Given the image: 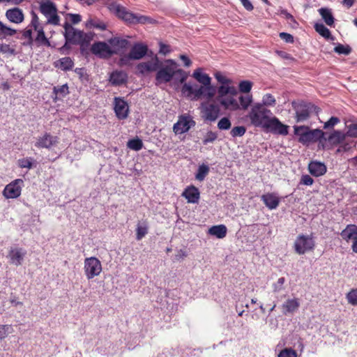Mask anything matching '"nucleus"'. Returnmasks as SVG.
Wrapping results in <instances>:
<instances>
[{
	"instance_id": "f257e3e1",
	"label": "nucleus",
	"mask_w": 357,
	"mask_h": 357,
	"mask_svg": "<svg viewBox=\"0 0 357 357\" xmlns=\"http://www.w3.org/2000/svg\"><path fill=\"white\" fill-rule=\"evenodd\" d=\"M248 117L252 126L261 128L266 132L286 136L289 134V126L284 124L276 116H266L261 112H249Z\"/></svg>"
},
{
	"instance_id": "f03ea898",
	"label": "nucleus",
	"mask_w": 357,
	"mask_h": 357,
	"mask_svg": "<svg viewBox=\"0 0 357 357\" xmlns=\"http://www.w3.org/2000/svg\"><path fill=\"white\" fill-rule=\"evenodd\" d=\"M109 12L117 18L122 20L128 26L136 24H154L157 21L146 15L135 13L116 1L108 2L106 4Z\"/></svg>"
},
{
	"instance_id": "7ed1b4c3",
	"label": "nucleus",
	"mask_w": 357,
	"mask_h": 357,
	"mask_svg": "<svg viewBox=\"0 0 357 357\" xmlns=\"http://www.w3.org/2000/svg\"><path fill=\"white\" fill-rule=\"evenodd\" d=\"M294 132L295 135L298 136V142L303 145L318 142L321 149L322 141H326V132L319 128L310 129L306 126H294Z\"/></svg>"
},
{
	"instance_id": "20e7f679",
	"label": "nucleus",
	"mask_w": 357,
	"mask_h": 357,
	"mask_svg": "<svg viewBox=\"0 0 357 357\" xmlns=\"http://www.w3.org/2000/svg\"><path fill=\"white\" fill-rule=\"evenodd\" d=\"M218 89L215 86L211 84V82L200 86L196 84L192 86L189 83H185L181 88V93L184 96L195 100L202 97L211 99L214 97Z\"/></svg>"
},
{
	"instance_id": "39448f33",
	"label": "nucleus",
	"mask_w": 357,
	"mask_h": 357,
	"mask_svg": "<svg viewBox=\"0 0 357 357\" xmlns=\"http://www.w3.org/2000/svg\"><path fill=\"white\" fill-rule=\"evenodd\" d=\"M291 105L295 110V119L297 123L307 120L310 117L311 113L314 112L316 114H318L320 111L318 106L304 100L300 102L293 101Z\"/></svg>"
},
{
	"instance_id": "423d86ee",
	"label": "nucleus",
	"mask_w": 357,
	"mask_h": 357,
	"mask_svg": "<svg viewBox=\"0 0 357 357\" xmlns=\"http://www.w3.org/2000/svg\"><path fill=\"white\" fill-rule=\"evenodd\" d=\"M177 63L174 59H167L165 66L155 74V84H166L170 82L176 77Z\"/></svg>"
},
{
	"instance_id": "0eeeda50",
	"label": "nucleus",
	"mask_w": 357,
	"mask_h": 357,
	"mask_svg": "<svg viewBox=\"0 0 357 357\" xmlns=\"http://www.w3.org/2000/svg\"><path fill=\"white\" fill-rule=\"evenodd\" d=\"M63 29L65 30L63 33L65 40H68L72 45H78L83 40L94 35L93 32L85 33L84 31L75 29L68 22L64 23Z\"/></svg>"
},
{
	"instance_id": "6e6552de",
	"label": "nucleus",
	"mask_w": 357,
	"mask_h": 357,
	"mask_svg": "<svg viewBox=\"0 0 357 357\" xmlns=\"http://www.w3.org/2000/svg\"><path fill=\"white\" fill-rule=\"evenodd\" d=\"M315 241L312 234H299L294 244V248L296 253L301 255L306 252L313 251L315 248Z\"/></svg>"
},
{
	"instance_id": "1a4fd4ad",
	"label": "nucleus",
	"mask_w": 357,
	"mask_h": 357,
	"mask_svg": "<svg viewBox=\"0 0 357 357\" xmlns=\"http://www.w3.org/2000/svg\"><path fill=\"white\" fill-rule=\"evenodd\" d=\"M39 10L47 18V23L53 25L59 24L60 17L57 14V8L54 2L50 0L41 1Z\"/></svg>"
},
{
	"instance_id": "9d476101",
	"label": "nucleus",
	"mask_w": 357,
	"mask_h": 357,
	"mask_svg": "<svg viewBox=\"0 0 357 357\" xmlns=\"http://www.w3.org/2000/svg\"><path fill=\"white\" fill-rule=\"evenodd\" d=\"M91 52L99 59H108L114 55L115 52L108 43L105 41L94 42L90 49Z\"/></svg>"
},
{
	"instance_id": "9b49d317",
	"label": "nucleus",
	"mask_w": 357,
	"mask_h": 357,
	"mask_svg": "<svg viewBox=\"0 0 357 357\" xmlns=\"http://www.w3.org/2000/svg\"><path fill=\"white\" fill-rule=\"evenodd\" d=\"M84 273L88 280L100 275L102 266L100 260L96 257L86 258L84 260Z\"/></svg>"
},
{
	"instance_id": "f8f14e48",
	"label": "nucleus",
	"mask_w": 357,
	"mask_h": 357,
	"mask_svg": "<svg viewBox=\"0 0 357 357\" xmlns=\"http://www.w3.org/2000/svg\"><path fill=\"white\" fill-rule=\"evenodd\" d=\"M195 125V121L190 116L181 115L177 122L173 126V131L176 135L183 134L188 132Z\"/></svg>"
},
{
	"instance_id": "ddd939ff",
	"label": "nucleus",
	"mask_w": 357,
	"mask_h": 357,
	"mask_svg": "<svg viewBox=\"0 0 357 357\" xmlns=\"http://www.w3.org/2000/svg\"><path fill=\"white\" fill-rule=\"evenodd\" d=\"M129 53L130 58H133L134 60H140L145 56H152L153 55V51L149 50V46L142 42L135 43L132 45Z\"/></svg>"
},
{
	"instance_id": "4468645a",
	"label": "nucleus",
	"mask_w": 357,
	"mask_h": 357,
	"mask_svg": "<svg viewBox=\"0 0 357 357\" xmlns=\"http://www.w3.org/2000/svg\"><path fill=\"white\" fill-rule=\"evenodd\" d=\"M24 186V181L17 178L8 184L3 190V195L6 199H16L19 197Z\"/></svg>"
},
{
	"instance_id": "2eb2a0df",
	"label": "nucleus",
	"mask_w": 357,
	"mask_h": 357,
	"mask_svg": "<svg viewBox=\"0 0 357 357\" xmlns=\"http://www.w3.org/2000/svg\"><path fill=\"white\" fill-rule=\"evenodd\" d=\"M347 136V134L339 130H333V131L326 137V141H322L321 149L323 150H328L333 147L341 144Z\"/></svg>"
},
{
	"instance_id": "dca6fc26",
	"label": "nucleus",
	"mask_w": 357,
	"mask_h": 357,
	"mask_svg": "<svg viewBox=\"0 0 357 357\" xmlns=\"http://www.w3.org/2000/svg\"><path fill=\"white\" fill-rule=\"evenodd\" d=\"M107 42L110 45L112 50L115 52L114 55L123 54L131 45L130 40L119 36L110 38Z\"/></svg>"
},
{
	"instance_id": "f3484780",
	"label": "nucleus",
	"mask_w": 357,
	"mask_h": 357,
	"mask_svg": "<svg viewBox=\"0 0 357 357\" xmlns=\"http://www.w3.org/2000/svg\"><path fill=\"white\" fill-rule=\"evenodd\" d=\"M201 112L202 117L204 121L213 122L220 116V109L218 105L213 103L202 105Z\"/></svg>"
},
{
	"instance_id": "a211bd4d",
	"label": "nucleus",
	"mask_w": 357,
	"mask_h": 357,
	"mask_svg": "<svg viewBox=\"0 0 357 357\" xmlns=\"http://www.w3.org/2000/svg\"><path fill=\"white\" fill-rule=\"evenodd\" d=\"M114 109L116 116L119 120H124L128 116L129 106L128 102L121 97H115Z\"/></svg>"
},
{
	"instance_id": "6ab92c4d",
	"label": "nucleus",
	"mask_w": 357,
	"mask_h": 357,
	"mask_svg": "<svg viewBox=\"0 0 357 357\" xmlns=\"http://www.w3.org/2000/svg\"><path fill=\"white\" fill-rule=\"evenodd\" d=\"M59 143V138L49 132H45L39 136L34 146L38 149H50L52 146H56Z\"/></svg>"
},
{
	"instance_id": "aec40b11",
	"label": "nucleus",
	"mask_w": 357,
	"mask_h": 357,
	"mask_svg": "<svg viewBox=\"0 0 357 357\" xmlns=\"http://www.w3.org/2000/svg\"><path fill=\"white\" fill-rule=\"evenodd\" d=\"M26 255V251L22 248H11L8 252V257L10 264L20 266L22 264Z\"/></svg>"
},
{
	"instance_id": "412c9836",
	"label": "nucleus",
	"mask_w": 357,
	"mask_h": 357,
	"mask_svg": "<svg viewBox=\"0 0 357 357\" xmlns=\"http://www.w3.org/2000/svg\"><path fill=\"white\" fill-rule=\"evenodd\" d=\"M307 169L310 174L315 177L324 175L327 172V167L324 162L318 160H312L309 162Z\"/></svg>"
},
{
	"instance_id": "4be33fe9",
	"label": "nucleus",
	"mask_w": 357,
	"mask_h": 357,
	"mask_svg": "<svg viewBox=\"0 0 357 357\" xmlns=\"http://www.w3.org/2000/svg\"><path fill=\"white\" fill-rule=\"evenodd\" d=\"M182 196L185 197L188 203L197 204L200 198V192L197 187L190 185L185 188Z\"/></svg>"
},
{
	"instance_id": "5701e85b",
	"label": "nucleus",
	"mask_w": 357,
	"mask_h": 357,
	"mask_svg": "<svg viewBox=\"0 0 357 357\" xmlns=\"http://www.w3.org/2000/svg\"><path fill=\"white\" fill-rule=\"evenodd\" d=\"M6 19L12 23L20 24L24 20V15L22 9L14 7L6 10L5 13Z\"/></svg>"
},
{
	"instance_id": "b1692460",
	"label": "nucleus",
	"mask_w": 357,
	"mask_h": 357,
	"mask_svg": "<svg viewBox=\"0 0 357 357\" xmlns=\"http://www.w3.org/2000/svg\"><path fill=\"white\" fill-rule=\"evenodd\" d=\"M261 200L270 210L275 209L280 204V198L274 192H267L261 196Z\"/></svg>"
},
{
	"instance_id": "393cba45",
	"label": "nucleus",
	"mask_w": 357,
	"mask_h": 357,
	"mask_svg": "<svg viewBox=\"0 0 357 357\" xmlns=\"http://www.w3.org/2000/svg\"><path fill=\"white\" fill-rule=\"evenodd\" d=\"M128 81V75L121 70L113 71L109 76V82L113 86H121Z\"/></svg>"
},
{
	"instance_id": "a878e982",
	"label": "nucleus",
	"mask_w": 357,
	"mask_h": 357,
	"mask_svg": "<svg viewBox=\"0 0 357 357\" xmlns=\"http://www.w3.org/2000/svg\"><path fill=\"white\" fill-rule=\"evenodd\" d=\"M300 306L297 298H289L282 305L284 314H292L296 312Z\"/></svg>"
},
{
	"instance_id": "bb28decb",
	"label": "nucleus",
	"mask_w": 357,
	"mask_h": 357,
	"mask_svg": "<svg viewBox=\"0 0 357 357\" xmlns=\"http://www.w3.org/2000/svg\"><path fill=\"white\" fill-rule=\"evenodd\" d=\"M74 65L75 63L73 60L69 56L61 58L54 63L55 68H59L66 72L71 70L73 68Z\"/></svg>"
},
{
	"instance_id": "cd10ccee",
	"label": "nucleus",
	"mask_w": 357,
	"mask_h": 357,
	"mask_svg": "<svg viewBox=\"0 0 357 357\" xmlns=\"http://www.w3.org/2000/svg\"><path fill=\"white\" fill-rule=\"evenodd\" d=\"M318 12L328 26H334L335 17L331 8L322 7L318 10Z\"/></svg>"
},
{
	"instance_id": "c85d7f7f",
	"label": "nucleus",
	"mask_w": 357,
	"mask_h": 357,
	"mask_svg": "<svg viewBox=\"0 0 357 357\" xmlns=\"http://www.w3.org/2000/svg\"><path fill=\"white\" fill-rule=\"evenodd\" d=\"M314 29L320 36H321L326 40H335V37L331 34V31L322 22L314 23Z\"/></svg>"
},
{
	"instance_id": "c756f323",
	"label": "nucleus",
	"mask_w": 357,
	"mask_h": 357,
	"mask_svg": "<svg viewBox=\"0 0 357 357\" xmlns=\"http://www.w3.org/2000/svg\"><path fill=\"white\" fill-rule=\"evenodd\" d=\"M227 232V229L225 225L211 226L208 231V234L209 235L215 236L218 238H223L225 237Z\"/></svg>"
},
{
	"instance_id": "7c9ffc66",
	"label": "nucleus",
	"mask_w": 357,
	"mask_h": 357,
	"mask_svg": "<svg viewBox=\"0 0 357 357\" xmlns=\"http://www.w3.org/2000/svg\"><path fill=\"white\" fill-rule=\"evenodd\" d=\"M220 105L226 109L236 111L240 109V105L237 100L233 97L218 99Z\"/></svg>"
},
{
	"instance_id": "2f4dec72",
	"label": "nucleus",
	"mask_w": 357,
	"mask_h": 357,
	"mask_svg": "<svg viewBox=\"0 0 357 357\" xmlns=\"http://www.w3.org/2000/svg\"><path fill=\"white\" fill-rule=\"evenodd\" d=\"M192 77L202 85H206L211 82V77L206 73L203 72L201 68H197L192 73Z\"/></svg>"
},
{
	"instance_id": "473e14b6",
	"label": "nucleus",
	"mask_w": 357,
	"mask_h": 357,
	"mask_svg": "<svg viewBox=\"0 0 357 357\" xmlns=\"http://www.w3.org/2000/svg\"><path fill=\"white\" fill-rule=\"evenodd\" d=\"M340 236L346 241L354 238L356 237V236H357V225L353 224L348 225L346 228L341 231Z\"/></svg>"
},
{
	"instance_id": "72a5a7b5",
	"label": "nucleus",
	"mask_w": 357,
	"mask_h": 357,
	"mask_svg": "<svg viewBox=\"0 0 357 357\" xmlns=\"http://www.w3.org/2000/svg\"><path fill=\"white\" fill-rule=\"evenodd\" d=\"M68 89L69 88L68 84H64L61 86H54L53 93L55 95L54 100H61L65 98L70 93Z\"/></svg>"
},
{
	"instance_id": "f704fd0d",
	"label": "nucleus",
	"mask_w": 357,
	"mask_h": 357,
	"mask_svg": "<svg viewBox=\"0 0 357 357\" xmlns=\"http://www.w3.org/2000/svg\"><path fill=\"white\" fill-rule=\"evenodd\" d=\"M35 31H37V35L35 38V41L38 44V45H43L45 46L50 47L51 44L49 39L45 36L43 28L40 27Z\"/></svg>"
},
{
	"instance_id": "c9c22d12",
	"label": "nucleus",
	"mask_w": 357,
	"mask_h": 357,
	"mask_svg": "<svg viewBox=\"0 0 357 357\" xmlns=\"http://www.w3.org/2000/svg\"><path fill=\"white\" fill-rule=\"evenodd\" d=\"M17 33V30L8 26L6 24L0 21V39L3 40L8 36H13Z\"/></svg>"
},
{
	"instance_id": "e433bc0d",
	"label": "nucleus",
	"mask_w": 357,
	"mask_h": 357,
	"mask_svg": "<svg viewBox=\"0 0 357 357\" xmlns=\"http://www.w3.org/2000/svg\"><path fill=\"white\" fill-rule=\"evenodd\" d=\"M210 171L209 166L207 164L202 163L199 165L195 173V178L199 181H202Z\"/></svg>"
},
{
	"instance_id": "4c0bfd02",
	"label": "nucleus",
	"mask_w": 357,
	"mask_h": 357,
	"mask_svg": "<svg viewBox=\"0 0 357 357\" xmlns=\"http://www.w3.org/2000/svg\"><path fill=\"white\" fill-rule=\"evenodd\" d=\"M17 164L20 168H27L29 169H31L36 167L37 162L33 158L26 157L19 159L17 160Z\"/></svg>"
},
{
	"instance_id": "58836bf2",
	"label": "nucleus",
	"mask_w": 357,
	"mask_h": 357,
	"mask_svg": "<svg viewBox=\"0 0 357 357\" xmlns=\"http://www.w3.org/2000/svg\"><path fill=\"white\" fill-rule=\"evenodd\" d=\"M334 52L340 55L347 56L352 52V48L349 45H343L337 43L333 49Z\"/></svg>"
},
{
	"instance_id": "ea45409f",
	"label": "nucleus",
	"mask_w": 357,
	"mask_h": 357,
	"mask_svg": "<svg viewBox=\"0 0 357 357\" xmlns=\"http://www.w3.org/2000/svg\"><path fill=\"white\" fill-rule=\"evenodd\" d=\"M94 35L91 36L89 38H87L86 40H83L78 45H79L80 54L85 57H87L89 55V47L91 40L93 39Z\"/></svg>"
},
{
	"instance_id": "a19ab883",
	"label": "nucleus",
	"mask_w": 357,
	"mask_h": 357,
	"mask_svg": "<svg viewBox=\"0 0 357 357\" xmlns=\"http://www.w3.org/2000/svg\"><path fill=\"white\" fill-rule=\"evenodd\" d=\"M143 142L142 140L136 137L135 138H132L128 140L127 142V146L133 151H138L143 148Z\"/></svg>"
},
{
	"instance_id": "79ce46f5",
	"label": "nucleus",
	"mask_w": 357,
	"mask_h": 357,
	"mask_svg": "<svg viewBox=\"0 0 357 357\" xmlns=\"http://www.w3.org/2000/svg\"><path fill=\"white\" fill-rule=\"evenodd\" d=\"M148 231L149 227L146 222L142 225L138 224L136 228V239L142 240L148 234Z\"/></svg>"
},
{
	"instance_id": "37998d69",
	"label": "nucleus",
	"mask_w": 357,
	"mask_h": 357,
	"mask_svg": "<svg viewBox=\"0 0 357 357\" xmlns=\"http://www.w3.org/2000/svg\"><path fill=\"white\" fill-rule=\"evenodd\" d=\"M238 100L240 102V109L242 108L243 109H247L249 106L252 102V95L251 94H247L245 96L241 95L238 97Z\"/></svg>"
},
{
	"instance_id": "c03bdc74",
	"label": "nucleus",
	"mask_w": 357,
	"mask_h": 357,
	"mask_svg": "<svg viewBox=\"0 0 357 357\" xmlns=\"http://www.w3.org/2000/svg\"><path fill=\"white\" fill-rule=\"evenodd\" d=\"M137 70L140 75H145L147 73L153 72L151 66V61L142 62L137 65Z\"/></svg>"
},
{
	"instance_id": "a18cd8bd",
	"label": "nucleus",
	"mask_w": 357,
	"mask_h": 357,
	"mask_svg": "<svg viewBox=\"0 0 357 357\" xmlns=\"http://www.w3.org/2000/svg\"><path fill=\"white\" fill-rule=\"evenodd\" d=\"M253 86L250 80H242L238 84V90L241 93L249 94Z\"/></svg>"
},
{
	"instance_id": "49530a36",
	"label": "nucleus",
	"mask_w": 357,
	"mask_h": 357,
	"mask_svg": "<svg viewBox=\"0 0 357 357\" xmlns=\"http://www.w3.org/2000/svg\"><path fill=\"white\" fill-rule=\"evenodd\" d=\"M218 138V134L215 132L208 130L206 132L205 136L202 139V144L207 145L210 143H213Z\"/></svg>"
},
{
	"instance_id": "de8ad7c7",
	"label": "nucleus",
	"mask_w": 357,
	"mask_h": 357,
	"mask_svg": "<svg viewBox=\"0 0 357 357\" xmlns=\"http://www.w3.org/2000/svg\"><path fill=\"white\" fill-rule=\"evenodd\" d=\"M217 126L220 130H228L231 127V122L228 117L225 116L220 119Z\"/></svg>"
},
{
	"instance_id": "09e8293b",
	"label": "nucleus",
	"mask_w": 357,
	"mask_h": 357,
	"mask_svg": "<svg viewBox=\"0 0 357 357\" xmlns=\"http://www.w3.org/2000/svg\"><path fill=\"white\" fill-rule=\"evenodd\" d=\"M246 132V128L243 126H238L234 127L231 131L230 135L232 136V137H242L245 135Z\"/></svg>"
},
{
	"instance_id": "8fccbe9b",
	"label": "nucleus",
	"mask_w": 357,
	"mask_h": 357,
	"mask_svg": "<svg viewBox=\"0 0 357 357\" xmlns=\"http://www.w3.org/2000/svg\"><path fill=\"white\" fill-rule=\"evenodd\" d=\"M175 72H176V77H174V79L176 80H178V82L181 84H184L185 83H186L185 81L188 78L187 73L181 68H176Z\"/></svg>"
},
{
	"instance_id": "3c124183",
	"label": "nucleus",
	"mask_w": 357,
	"mask_h": 357,
	"mask_svg": "<svg viewBox=\"0 0 357 357\" xmlns=\"http://www.w3.org/2000/svg\"><path fill=\"white\" fill-rule=\"evenodd\" d=\"M74 71L79 75V78L82 82H89V76L84 68H76Z\"/></svg>"
},
{
	"instance_id": "603ef678",
	"label": "nucleus",
	"mask_w": 357,
	"mask_h": 357,
	"mask_svg": "<svg viewBox=\"0 0 357 357\" xmlns=\"http://www.w3.org/2000/svg\"><path fill=\"white\" fill-rule=\"evenodd\" d=\"M286 282L284 277L278 278L276 282L273 284V291L274 293H278L284 289V284Z\"/></svg>"
},
{
	"instance_id": "864d4df0",
	"label": "nucleus",
	"mask_w": 357,
	"mask_h": 357,
	"mask_svg": "<svg viewBox=\"0 0 357 357\" xmlns=\"http://www.w3.org/2000/svg\"><path fill=\"white\" fill-rule=\"evenodd\" d=\"M262 102L264 106L273 107L275 105L276 100L275 97L271 93H266L263 96Z\"/></svg>"
},
{
	"instance_id": "5fc2aeb1",
	"label": "nucleus",
	"mask_w": 357,
	"mask_h": 357,
	"mask_svg": "<svg viewBox=\"0 0 357 357\" xmlns=\"http://www.w3.org/2000/svg\"><path fill=\"white\" fill-rule=\"evenodd\" d=\"M151 66L152 67L153 71H158L162 67L165 66V64L159 59L158 56L155 54L152 58V61H151Z\"/></svg>"
},
{
	"instance_id": "6e6d98bb",
	"label": "nucleus",
	"mask_w": 357,
	"mask_h": 357,
	"mask_svg": "<svg viewBox=\"0 0 357 357\" xmlns=\"http://www.w3.org/2000/svg\"><path fill=\"white\" fill-rule=\"evenodd\" d=\"M32 33L33 32L31 29H26L22 31V37L28 40L26 43H23L24 45H32L33 42Z\"/></svg>"
},
{
	"instance_id": "4d7b16f0",
	"label": "nucleus",
	"mask_w": 357,
	"mask_h": 357,
	"mask_svg": "<svg viewBox=\"0 0 357 357\" xmlns=\"http://www.w3.org/2000/svg\"><path fill=\"white\" fill-rule=\"evenodd\" d=\"M347 298L350 304L357 305V289H351L347 294Z\"/></svg>"
},
{
	"instance_id": "13d9d810",
	"label": "nucleus",
	"mask_w": 357,
	"mask_h": 357,
	"mask_svg": "<svg viewBox=\"0 0 357 357\" xmlns=\"http://www.w3.org/2000/svg\"><path fill=\"white\" fill-rule=\"evenodd\" d=\"M278 357H297V353L291 348H285L280 351Z\"/></svg>"
},
{
	"instance_id": "bf43d9fd",
	"label": "nucleus",
	"mask_w": 357,
	"mask_h": 357,
	"mask_svg": "<svg viewBox=\"0 0 357 357\" xmlns=\"http://www.w3.org/2000/svg\"><path fill=\"white\" fill-rule=\"evenodd\" d=\"M214 76L217 81L222 84L221 85L230 84L232 82L231 79L226 77L220 72H216Z\"/></svg>"
},
{
	"instance_id": "052dcab7",
	"label": "nucleus",
	"mask_w": 357,
	"mask_h": 357,
	"mask_svg": "<svg viewBox=\"0 0 357 357\" xmlns=\"http://www.w3.org/2000/svg\"><path fill=\"white\" fill-rule=\"evenodd\" d=\"M119 56H120V59L119 61V65L120 66H128L130 63V61L134 60L133 58H130L129 52L128 54H126V52H125L123 54L119 55Z\"/></svg>"
},
{
	"instance_id": "680f3d73",
	"label": "nucleus",
	"mask_w": 357,
	"mask_h": 357,
	"mask_svg": "<svg viewBox=\"0 0 357 357\" xmlns=\"http://www.w3.org/2000/svg\"><path fill=\"white\" fill-rule=\"evenodd\" d=\"M340 120L337 116H331L326 122L324 123V128L328 129L333 128L336 124L340 123Z\"/></svg>"
},
{
	"instance_id": "e2e57ef3",
	"label": "nucleus",
	"mask_w": 357,
	"mask_h": 357,
	"mask_svg": "<svg viewBox=\"0 0 357 357\" xmlns=\"http://www.w3.org/2000/svg\"><path fill=\"white\" fill-rule=\"evenodd\" d=\"M314 179L308 174H303L301 176L299 184L306 186H310L314 183Z\"/></svg>"
},
{
	"instance_id": "0e129e2a",
	"label": "nucleus",
	"mask_w": 357,
	"mask_h": 357,
	"mask_svg": "<svg viewBox=\"0 0 357 357\" xmlns=\"http://www.w3.org/2000/svg\"><path fill=\"white\" fill-rule=\"evenodd\" d=\"M346 134L348 137H357V123L350 124Z\"/></svg>"
},
{
	"instance_id": "69168bd1",
	"label": "nucleus",
	"mask_w": 357,
	"mask_h": 357,
	"mask_svg": "<svg viewBox=\"0 0 357 357\" xmlns=\"http://www.w3.org/2000/svg\"><path fill=\"white\" fill-rule=\"evenodd\" d=\"M229 84L220 85L218 89V93L219 99L223 98L224 96L229 94Z\"/></svg>"
},
{
	"instance_id": "338daca9",
	"label": "nucleus",
	"mask_w": 357,
	"mask_h": 357,
	"mask_svg": "<svg viewBox=\"0 0 357 357\" xmlns=\"http://www.w3.org/2000/svg\"><path fill=\"white\" fill-rule=\"evenodd\" d=\"M159 53L163 55H167L172 52L170 45L165 44L162 42L159 43Z\"/></svg>"
},
{
	"instance_id": "774afa93",
	"label": "nucleus",
	"mask_w": 357,
	"mask_h": 357,
	"mask_svg": "<svg viewBox=\"0 0 357 357\" xmlns=\"http://www.w3.org/2000/svg\"><path fill=\"white\" fill-rule=\"evenodd\" d=\"M279 36L282 40H283L284 41H285L287 43L291 44V43H294V36L289 33L281 32V33H280Z\"/></svg>"
}]
</instances>
